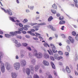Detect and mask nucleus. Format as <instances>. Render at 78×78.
Listing matches in <instances>:
<instances>
[{"instance_id":"39448f33","label":"nucleus","mask_w":78,"mask_h":78,"mask_svg":"<svg viewBox=\"0 0 78 78\" xmlns=\"http://www.w3.org/2000/svg\"><path fill=\"white\" fill-rule=\"evenodd\" d=\"M5 66L6 67V69L7 70H10L11 68V65L9 62H6L5 63Z\"/></svg>"},{"instance_id":"6e6552de","label":"nucleus","mask_w":78,"mask_h":78,"mask_svg":"<svg viewBox=\"0 0 78 78\" xmlns=\"http://www.w3.org/2000/svg\"><path fill=\"white\" fill-rule=\"evenodd\" d=\"M9 18L10 20H11L13 22H16V21L14 20H17V18H16V17L13 16L12 17H9Z\"/></svg>"},{"instance_id":"6e6d98bb","label":"nucleus","mask_w":78,"mask_h":78,"mask_svg":"<svg viewBox=\"0 0 78 78\" xmlns=\"http://www.w3.org/2000/svg\"><path fill=\"white\" fill-rule=\"evenodd\" d=\"M62 37L63 38H64V39H65V38H66V36H65V35L64 34H62Z\"/></svg>"},{"instance_id":"58836bf2","label":"nucleus","mask_w":78,"mask_h":78,"mask_svg":"<svg viewBox=\"0 0 78 78\" xmlns=\"http://www.w3.org/2000/svg\"><path fill=\"white\" fill-rule=\"evenodd\" d=\"M23 27L22 28H18V30L19 31H23Z\"/></svg>"},{"instance_id":"3c124183","label":"nucleus","mask_w":78,"mask_h":78,"mask_svg":"<svg viewBox=\"0 0 78 78\" xmlns=\"http://www.w3.org/2000/svg\"><path fill=\"white\" fill-rule=\"evenodd\" d=\"M48 78H53L52 76L51 75H48Z\"/></svg>"},{"instance_id":"9d476101","label":"nucleus","mask_w":78,"mask_h":78,"mask_svg":"<svg viewBox=\"0 0 78 78\" xmlns=\"http://www.w3.org/2000/svg\"><path fill=\"white\" fill-rule=\"evenodd\" d=\"M29 68L31 70L32 74H34V66L33 65H30Z\"/></svg>"},{"instance_id":"69168bd1","label":"nucleus","mask_w":78,"mask_h":78,"mask_svg":"<svg viewBox=\"0 0 78 78\" xmlns=\"http://www.w3.org/2000/svg\"><path fill=\"white\" fill-rule=\"evenodd\" d=\"M27 78H33L32 76L31 75L28 76L27 77Z\"/></svg>"},{"instance_id":"f03ea898","label":"nucleus","mask_w":78,"mask_h":78,"mask_svg":"<svg viewBox=\"0 0 78 78\" xmlns=\"http://www.w3.org/2000/svg\"><path fill=\"white\" fill-rule=\"evenodd\" d=\"M13 67L16 70H19L20 67V64L19 62H16L13 64Z\"/></svg>"},{"instance_id":"774afa93","label":"nucleus","mask_w":78,"mask_h":78,"mask_svg":"<svg viewBox=\"0 0 78 78\" xmlns=\"http://www.w3.org/2000/svg\"><path fill=\"white\" fill-rule=\"evenodd\" d=\"M33 6H30V9L31 10H32L33 9Z\"/></svg>"},{"instance_id":"e2e57ef3","label":"nucleus","mask_w":78,"mask_h":78,"mask_svg":"<svg viewBox=\"0 0 78 78\" xmlns=\"http://www.w3.org/2000/svg\"><path fill=\"white\" fill-rule=\"evenodd\" d=\"M48 27L49 28H50V29H52V28H53V26H49Z\"/></svg>"},{"instance_id":"bf43d9fd","label":"nucleus","mask_w":78,"mask_h":78,"mask_svg":"<svg viewBox=\"0 0 78 78\" xmlns=\"http://www.w3.org/2000/svg\"><path fill=\"white\" fill-rule=\"evenodd\" d=\"M21 33H23V34H26V33H27V32L25 31H22Z\"/></svg>"},{"instance_id":"2eb2a0df","label":"nucleus","mask_w":78,"mask_h":78,"mask_svg":"<svg viewBox=\"0 0 78 78\" xmlns=\"http://www.w3.org/2000/svg\"><path fill=\"white\" fill-rule=\"evenodd\" d=\"M44 58L45 59H48L49 58V55L47 53H45L44 55Z\"/></svg>"},{"instance_id":"4c0bfd02","label":"nucleus","mask_w":78,"mask_h":78,"mask_svg":"<svg viewBox=\"0 0 78 78\" xmlns=\"http://www.w3.org/2000/svg\"><path fill=\"white\" fill-rule=\"evenodd\" d=\"M58 54L60 55H63V53H62V51H59L58 52Z\"/></svg>"},{"instance_id":"20e7f679","label":"nucleus","mask_w":78,"mask_h":78,"mask_svg":"<svg viewBox=\"0 0 78 78\" xmlns=\"http://www.w3.org/2000/svg\"><path fill=\"white\" fill-rule=\"evenodd\" d=\"M50 47H51V48L52 49V50L55 53H56V52H58V51L57 50H56V52H55V50H56V47H55V45L53 44H50Z\"/></svg>"},{"instance_id":"7ed1b4c3","label":"nucleus","mask_w":78,"mask_h":78,"mask_svg":"<svg viewBox=\"0 0 78 78\" xmlns=\"http://www.w3.org/2000/svg\"><path fill=\"white\" fill-rule=\"evenodd\" d=\"M46 25V23H38L37 24V26L36 25L35 26L33 27V28H36L35 29V31H37L38 30H39V28H39L40 27L39 26V25Z\"/></svg>"},{"instance_id":"09e8293b","label":"nucleus","mask_w":78,"mask_h":78,"mask_svg":"<svg viewBox=\"0 0 78 78\" xmlns=\"http://www.w3.org/2000/svg\"><path fill=\"white\" fill-rule=\"evenodd\" d=\"M2 56V52H0V60H1V58Z\"/></svg>"},{"instance_id":"ddd939ff","label":"nucleus","mask_w":78,"mask_h":78,"mask_svg":"<svg viewBox=\"0 0 78 78\" xmlns=\"http://www.w3.org/2000/svg\"><path fill=\"white\" fill-rule=\"evenodd\" d=\"M40 68V66L39 65H36L35 66L34 69L35 72H37L38 70Z\"/></svg>"},{"instance_id":"f3484780","label":"nucleus","mask_w":78,"mask_h":78,"mask_svg":"<svg viewBox=\"0 0 78 78\" xmlns=\"http://www.w3.org/2000/svg\"><path fill=\"white\" fill-rule=\"evenodd\" d=\"M26 73L27 75H29L30 74V69L29 68H27L26 69Z\"/></svg>"},{"instance_id":"dca6fc26","label":"nucleus","mask_w":78,"mask_h":78,"mask_svg":"<svg viewBox=\"0 0 78 78\" xmlns=\"http://www.w3.org/2000/svg\"><path fill=\"white\" fill-rule=\"evenodd\" d=\"M66 70L67 73H70L71 72L70 70L69 69V66H66Z\"/></svg>"},{"instance_id":"7c9ffc66","label":"nucleus","mask_w":78,"mask_h":78,"mask_svg":"<svg viewBox=\"0 0 78 78\" xmlns=\"http://www.w3.org/2000/svg\"><path fill=\"white\" fill-rule=\"evenodd\" d=\"M52 7L54 9H57V6L55 4H54L53 5H52Z\"/></svg>"},{"instance_id":"4d7b16f0","label":"nucleus","mask_w":78,"mask_h":78,"mask_svg":"<svg viewBox=\"0 0 78 78\" xmlns=\"http://www.w3.org/2000/svg\"><path fill=\"white\" fill-rule=\"evenodd\" d=\"M40 18V17H39V16L38 17H37V16H36V20H39V19Z\"/></svg>"},{"instance_id":"b1692460","label":"nucleus","mask_w":78,"mask_h":78,"mask_svg":"<svg viewBox=\"0 0 78 78\" xmlns=\"http://www.w3.org/2000/svg\"><path fill=\"white\" fill-rule=\"evenodd\" d=\"M48 52L49 54V55H53V53L51 50L49 51V50H48Z\"/></svg>"},{"instance_id":"680f3d73","label":"nucleus","mask_w":78,"mask_h":78,"mask_svg":"<svg viewBox=\"0 0 78 78\" xmlns=\"http://www.w3.org/2000/svg\"><path fill=\"white\" fill-rule=\"evenodd\" d=\"M54 73L55 76H57V73H56V72H55V71H54Z\"/></svg>"},{"instance_id":"72a5a7b5","label":"nucleus","mask_w":78,"mask_h":78,"mask_svg":"<svg viewBox=\"0 0 78 78\" xmlns=\"http://www.w3.org/2000/svg\"><path fill=\"white\" fill-rule=\"evenodd\" d=\"M5 36L6 37H7L8 38H9V37H10L11 36V35L9 34H5Z\"/></svg>"},{"instance_id":"a211bd4d","label":"nucleus","mask_w":78,"mask_h":78,"mask_svg":"<svg viewBox=\"0 0 78 78\" xmlns=\"http://www.w3.org/2000/svg\"><path fill=\"white\" fill-rule=\"evenodd\" d=\"M69 39L70 40V41H71V43H73L74 42V40L72 37H69Z\"/></svg>"},{"instance_id":"13d9d810","label":"nucleus","mask_w":78,"mask_h":78,"mask_svg":"<svg viewBox=\"0 0 78 78\" xmlns=\"http://www.w3.org/2000/svg\"><path fill=\"white\" fill-rule=\"evenodd\" d=\"M33 39H34V40H35V41H37V40H38V38L37 37H33Z\"/></svg>"},{"instance_id":"2f4dec72","label":"nucleus","mask_w":78,"mask_h":78,"mask_svg":"<svg viewBox=\"0 0 78 78\" xmlns=\"http://www.w3.org/2000/svg\"><path fill=\"white\" fill-rule=\"evenodd\" d=\"M23 46H24V47H27V45H28V44L27 43H23L22 44Z\"/></svg>"},{"instance_id":"aec40b11","label":"nucleus","mask_w":78,"mask_h":78,"mask_svg":"<svg viewBox=\"0 0 78 78\" xmlns=\"http://www.w3.org/2000/svg\"><path fill=\"white\" fill-rule=\"evenodd\" d=\"M7 12L9 16H12V13L11 12L9 11L8 9L7 10Z\"/></svg>"},{"instance_id":"79ce46f5","label":"nucleus","mask_w":78,"mask_h":78,"mask_svg":"<svg viewBox=\"0 0 78 78\" xmlns=\"http://www.w3.org/2000/svg\"><path fill=\"white\" fill-rule=\"evenodd\" d=\"M72 34L73 36H75L76 34V32L75 31H73L72 32Z\"/></svg>"},{"instance_id":"bb28decb","label":"nucleus","mask_w":78,"mask_h":78,"mask_svg":"<svg viewBox=\"0 0 78 78\" xmlns=\"http://www.w3.org/2000/svg\"><path fill=\"white\" fill-rule=\"evenodd\" d=\"M31 62L33 65H34L35 64V62H36V61H35V60L34 59H33L31 60Z\"/></svg>"},{"instance_id":"4468645a","label":"nucleus","mask_w":78,"mask_h":78,"mask_svg":"<svg viewBox=\"0 0 78 78\" xmlns=\"http://www.w3.org/2000/svg\"><path fill=\"white\" fill-rule=\"evenodd\" d=\"M11 76L12 78H17V74L15 73H12Z\"/></svg>"},{"instance_id":"9b49d317","label":"nucleus","mask_w":78,"mask_h":78,"mask_svg":"<svg viewBox=\"0 0 78 78\" xmlns=\"http://www.w3.org/2000/svg\"><path fill=\"white\" fill-rule=\"evenodd\" d=\"M21 64L22 66H25L27 63L26 62V61L25 60H22L21 61Z\"/></svg>"},{"instance_id":"f8f14e48","label":"nucleus","mask_w":78,"mask_h":78,"mask_svg":"<svg viewBox=\"0 0 78 78\" xmlns=\"http://www.w3.org/2000/svg\"><path fill=\"white\" fill-rule=\"evenodd\" d=\"M43 63L44 66H49V62H48L46 60H44Z\"/></svg>"},{"instance_id":"6ab92c4d","label":"nucleus","mask_w":78,"mask_h":78,"mask_svg":"<svg viewBox=\"0 0 78 78\" xmlns=\"http://www.w3.org/2000/svg\"><path fill=\"white\" fill-rule=\"evenodd\" d=\"M20 56L22 58L25 56V52L23 51H21L20 53Z\"/></svg>"},{"instance_id":"e433bc0d","label":"nucleus","mask_w":78,"mask_h":78,"mask_svg":"<svg viewBox=\"0 0 78 78\" xmlns=\"http://www.w3.org/2000/svg\"><path fill=\"white\" fill-rule=\"evenodd\" d=\"M28 22V20L27 19H24L23 21V23H27Z\"/></svg>"},{"instance_id":"864d4df0","label":"nucleus","mask_w":78,"mask_h":78,"mask_svg":"<svg viewBox=\"0 0 78 78\" xmlns=\"http://www.w3.org/2000/svg\"><path fill=\"white\" fill-rule=\"evenodd\" d=\"M74 1L75 4H77L78 3V1L77 0H74Z\"/></svg>"},{"instance_id":"de8ad7c7","label":"nucleus","mask_w":78,"mask_h":78,"mask_svg":"<svg viewBox=\"0 0 78 78\" xmlns=\"http://www.w3.org/2000/svg\"><path fill=\"white\" fill-rule=\"evenodd\" d=\"M1 9H2V10L3 11H4V12L5 13H6L7 12H6V10H5V9H3V8H1Z\"/></svg>"},{"instance_id":"5fc2aeb1","label":"nucleus","mask_w":78,"mask_h":78,"mask_svg":"<svg viewBox=\"0 0 78 78\" xmlns=\"http://www.w3.org/2000/svg\"><path fill=\"white\" fill-rule=\"evenodd\" d=\"M25 36L26 37H27V38H30V36L28 35H27Z\"/></svg>"},{"instance_id":"052dcab7","label":"nucleus","mask_w":78,"mask_h":78,"mask_svg":"<svg viewBox=\"0 0 78 78\" xmlns=\"http://www.w3.org/2000/svg\"><path fill=\"white\" fill-rule=\"evenodd\" d=\"M30 35H31L32 36H35V34L31 32V33L30 34Z\"/></svg>"},{"instance_id":"ea45409f","label":"nucleus","mask_w":78,"mask_h":78,"mask_svg":"<svg viewBox=\"0 0 78 78\" xmlns=\"http://www.w3.org/2000/svg\"><path fill=\"white\" fill-rule=\"evenodd\" d=\"M66 41L67 44H70V41L69 40H66Z\"/></svg>"},{"instance_id":"1a4fd4ad","label":"nucleus","mask_w":78,"mask_h":78,"mask_svg":"<svg viewBox=\"0 0 78 78\" xmlns=\"http://www.w3.org/2000/svg\"><path fill=\"white\" fill-rule=\"evenodd\" d=\"M14 41H15L14 42L15 43V46L16 47H20L21 46V44H20V43H18L17 42V41L16 40H14Z\"/></svg>"},{"instance_id":"423d86ee","label":"nucleus","mask_w":78,"mask_h":78,"mask_svg":"<svg viewBox=\"0 0 78 78\" xmlns=\"http://www.w3.org/2000/svg\"><path fill=\"white\" fill-rule=\"evenodd\" d=\"M1 69L2 73H4L5 72V64H4V63H2L1 64Z\"/></svg>"},{"instance_id":"37998d69","label":"nucleus","mask_w":78,"mask_h":78,"mask_svg":"<svg viewBox=\"0 0 78 78\" xmlns=\"http://www.w3.org/2000/svg\"><path fill=\"white\" fill-rule=\"evenodd\" d=\"M59 19L60 20H62L64 19V18L63 17V16H61L59 17Z\"/></svg>"},{"instance_id":"603ef678","label":"nucleus","mask_w":78,"mask_h":78,"mask_svg":"<svg viewBox=\"0 0 78 78\" xmlns=\"http://www.w3.org/2000/svg\"><path fill=\"white\" fill-rule=\"evenodd\" d=\"M19 25L20 27H23V24L21 23H19Z\"/></svg>"},{"instance_id":"f257e3e1","label":"nucleus","mask_w":78,"mask_h":78,"mask_svg":"<svg viewBox=\"0 0 78 78\" xmlns=\"http://www.w3.org/2000/svg\"><path fill=\"white\" fill-rule=\"evenodd\" d=\"M34 55L38 59H41V58H42L43 57V54H42V53L39 52L37 53V50H34Z\"/></svg>"},{"instance_id":"a19ab883","label":"nucleus","mask_w":78,"mask_h":78,"mask_svg":"<svg viewBox=\"0 0 78 78\" xmlns=\"http://www.w3.org/2000/svg\"><path fill=\"white\" fill-rule=\"evenodd\" d=\"M50 58L51 60H52V61H55V58L53 57L52 56H51Z\"/></svg>"},{"instance_id":"a878e982","label":"nucleus","mask_w":78,"mask_h":78,"mask_svg":"<svg viewBox=\"0 0 78 78\" xmlns=\"http://www.w3.org/2000/svg\"><path fill=\"white\" fill-rule=\"evenodd\" d=\"M28 56L30 58H31L33 57V54L31 52H29Z\"/></svg>"},{"instance_id":"412c9836","label":"nucleus","mask_w":78,"mask_h":78,"mask_svg":"<svg viewBox=\"0 0 78 78\" xmlns=\"http://www.w3.org/2000/svg\"><path fill=\"white\" fill-rule=\"evenodd\" d=\"M51 12L52 13V14H55L56 13V10L54 9H51Z\"/></svg>"},{"instance_id":"393cba45","label":"nucleus","mask_w":78,"mask_h":78,"mask_svg":"<svg viewBox=\"0 0 78 78\" xmlns=\"http://www.w3.org/2000/svg\"><path fill=\"white\" fill-rule=\"evenodd\" d=\"M65 22V21L62 20L59 22V24L60 25H62L63 24H64Z\"/></svg>"},{"instance_id":"c9c22d12","label":"nucleus","mask_w":78,"mask_h":78,"mask_svg":"<svg viewBox=\"0 0 78 78\" xmlns=\"http://www.w3.org/2000/svg\"><path fill=\"white\" fill-rule=\"evenodd\" d=\"M30 25L32 26H34V25H37V23H30Z\"/></svg>"},{"instance_id":"c03bdc74","label":"nucleus","mask_w":78,"mask_h":78,"mask_svg":"<svg viewBox=\"0 0 78 78\" xmlns=\"http://www.w3.org/2000/svg\"><path fill=\"white\" fill-rule=\"evenodd\" d=\"M39 71L40 73H43V72H42V69H40Z\"/></svg>"},{"instance_id":"473e14b6","label":"nucleus","mask_w":78,"mask_h":78,"mask_svg":"<svg viewBox=\"0 0 78 78\" xmlns=\"http://www.w3.org/2000/svg\"><path fill=\"white\" fill-rule=\"evenodd\" d=\"M34 78H39V76L37 74H34Z\"/></svg>"},{"instance_id":"c85d7f7f","label":"nucleus","mask_w":78,"mask_h":78,"mask_svg":"<svg viewBox=\"0 0 78 78\" xmlns=\"http://www.w3.org/2000/svg\"><path fill=\"white\" fill-rule=\"evenodd\" d=\"M51 65L52 68H53V69H55V65L54 64V63H53L51 62Z\"/></svg>"},{"instance_id":"0eeeda50","label":"nucleus","mask_w":78,"mask_h":78,"mask_svg":"<svg viewBox=\"0 0 78 78\" xmlns=\"http://www.w3.org/2000/svg\"><path fill=\"white\" fill-rule=\"evenodd\" d=\"M15 33H17V34H21V32L18 31H15V32H10V34H11L12 35H10L11 36H13L15 34Z\"/></svg>"},{"instance_id":"8fccbe9b","label":"nucleus","mask_w":78,"mask_h":78,"mask_svg":"<svg viewBox=\"0 0 78 78\" xmlns=\"http://www.w3.org/2000/svg\"><path fill=\"white\" fill-rule=\"evenodd\" d=\"M76 41H78V34H77L76 36Z\"/></svg>"},{"instance_id":"0e129e2a","label":"nucleus","mask_w":78,"mask_h":78,"mask_svg":"<svg viewBox=\"0 0 78 78\" xmlns=\"http://www.w3.org/2000/svg\"><path fill=\"white\" fill-rule=\"evenodd\" d=\"M58 64L60 66H62V62H60L58 63Z\"/></svg>"},{"instance_id":"cd10ccee","label":"nucleus","mask_w":78,"mask_h":78,"mask_svg":"<svg viewBox=\"0 0 78 78\" xmlns=\"http://www.w3.org/2000/svg\"><path fill=\"white\" fill-rule=\"evenodd\" d=\"M66 48L67 51L68 52H70V47L69 46H67L66 47Z\"/></svg>"},{"instance_id":"4be33fe9","label":"nucleus","mask_w":78,"mask_h":78,"mask_svg":"<svg viewBox=\"0 0 78 78\" xmlns=\"http://www.w3.org/2000/svg\"><path fill=\"white\" fill-rule=\"evenodd\" d=\"M53 19V18L52 16H49L48 19V22H50Z\"/></svg>"},{"instance_id":"c756f323","label":"nucleus","mask_w":78,"mask_h":78,"mask_svg":"<svg viewBox=\"0 0 78 78\" xmlns=\"http://www.w3.org/2000/svg\"><path fill=\"white\" fill-rule=\"evenodd\" d=\"M44 45L45 47H47V46L48 47H50V46L47 43H44Z\"/></svg>"},{"instance_id":"338daca9","label":"nucleus","mask_w":78,"mask_h":78,"mask_svg":"<svg viewBox=\"0 0 78 78\" xmlns=\"http://www.w3.org/2000/svg\"><path fill=\"white\" fill-rule=\"evenodd\" d=\"M51 29L52 30V31H55L56 30V29H55V28H53V27H52V28Z\"/></svg>"},{"instance_id":"5701e85b","label":"nucleus","mask_w":78,"mask_h":78,"mask_svg":"<svg viewBox=\"0 0 78 78\" xmlns=\"http://www.w3.org/2000/svg\"><path fill=\"white\" fill-rule=\"evenodd\" d=\"M54 56L55 58L56 59H57V58H58V56H59V55H58V54L56 53L54 55Z\"/></svg>"},{"instance_id":"49530a36","label":"nucleus","mask_w":78,"mask_h":78,"mask_svg":"<svg viewBox=\"0 0 78 78\" xmlns=\"http://www.w3.org/2000/svg\"><path fill=\"white\" fill-rule=\"evenodd\" d=\"M23 29L24 30H28V28L27 27H23Z\"/></svg>"},{"instance_id":"a18cd8bd","label":"nucleus","mask_w":78,"mask_h":78,"mask_svg":"<svg viewBox=\"0 0 78 78\" xmlns=\"http://www.w3.org/2000/svg\"><path fill=\"white\" fill-rule=\"evenodd\" d=\"M17 38H18L19 39H22V37L20 35H18L16 36Z\"/></svg>"},{"instance_id":"f704fd0d","label":"nucleus","mask_w":78,"mask_h":78,"mask_svg":"<svg viewBox=\"0 0 78 78\" xmlns=\"http://www.w3.org/2000/svg\"><path fill=\"white\" fill-rule=\"evenodd\" d=\"M27 50H28L29 51H31V47L29 46H27Z\"/></svg>"}]
</instances>
